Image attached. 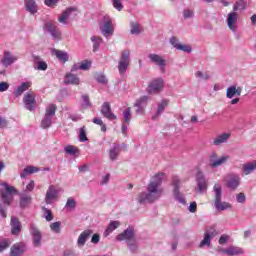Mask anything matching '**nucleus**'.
<instances>
[{
  "instance_id": "f257e3e1",
  "label": "nucleus",
  "mask_w": 256,
  "mask_h": 256,
  "mask_svg": "<svg viewBox=\"0 0 256 256\" xmlns=\"http://www.w3.org/2000/svg\"><path fill=\"white\" fill-rule=\"evenodd\" d=\"M164 177L165 173L160 172L151 178L147 186V192H142L138 195L137 201L140 205H145V203H155V201L161 198V195H163V188H161V185Z\"/></svg>"
},
{
  "instance_id": "f03ea898",
  "label": "nucleus",
  "mask_w": 256,
  "mask_h": 256,
  "mask_svg": "<svg viewBox=\"0 0 256 256\" xmlns=\"http://www.w3.org/2000/svg\"><path fill=\"white\" fill-rule=\"evenodd\" d=\"M4 189L0 190V194L2 197L3 204L0 203V215L3 217V219L7 218V207L11 205V202L13 201V193H17V190L13 186H9L7 182H4L1 184Z\"/></svg>"
},
{
  "instance_id": "7ed1b4c3",
  "label": "nucleus",
  "mask_w": 256,
  "mask_h": 256,
  "mask_svg": "<svg viewBox=\"0 0 256 256\" xmlns=\"http://www.w3.org/2000/svg\"><path fill=\"white\" fill-rule=\"evenodd\" d=\"M213 190H214V205H215V208L218 210V211H225L227 209H231V204H229V202H221V199L223 197V190L221 188V185L219 184H215L214 187H213Z\"/></svg>"
},
{
  "instance_id": "20e7f679",
  "label": "nucleus",
  "mask_w": 256,
  "mask_h": 256,
  "mask_svg": "<svg viewBox=\"0 0 256 256\" xmlns=\"http://www.w3.org/2000/svg\"><path fill=\"white\" fill-rule=\"evenodd\" d=\"M55 113H57V106L55 104H49L45 109L44 118L40 123L42 129H49L53 125Z\"/></svg>"
},
{
  "instance_id": "39448f33",
  "label": "nucleus",
  "mask_w": 256,
  "mask_h": 256,
  "mask_svg": "<svg viewBox=\"0 0 256 256\" xmlns=\"http://www.w3.org/2000/svg\"><path fill=\"white\" fill-rule=\"evenodd\" d=\"M100 31L103 37H111L115 33V26H113V19L105 14L100 20Z\"/></svg>"
},
{
  "instance_id": "423d86ee",
  "label": "nucleus",
  "mask_w": 256,
  "mask_h": 256,
  "mask_svg": "<svg viewBox=\"0 0 256 256\" xmlns=\"http://www.w3.org/2000/svg\"><path fill=\"white\" fill-rule=\"evenodd\" d=\"M129 65H131V51L123 50L118 60L119 74L125 75L127 73V69H129Z\"/></svg>"
},
{
  "instance_id": "0eeeda50",
  "label": "nucleus",
  "mask_w": 256,
  "mask_h": 256,
  "mask_svg": "<svg viewBox=\"0 0 256 256\" xmlns=\"http://www.w3.org/2000/svg\"><path fill=\"white\" fill-rule=\"evenodd\" d=\"M164 85L165 82L162 78H156L149 83L146 91L149 95H157L158 93H161V91H163Z\"/></svg>"
},
{
  "instance_id": "6e6552de",
  "label": "nucleus",
  "mask_w": 256,
  "mask_h": 256,
  "mask_svg": "<svg viewBox=\"0 0 256 256\" xmlns=\"http://www.w3.org/2000/svg\"><path fill=\"white\" fill-rule=\"evenodd\" d=\"M180 183H181V179H179V176L172 177V185L174 187V190H173L174 199H176V201H179L181 205H187V201H185V197L181 196V192L179 191Z\"/></svg>"
},
{
  "instance_id": "1a4fd4ad",
  "label": "nucleus",
  "mask_w": 256,
  "mask_h": 256,
  "mask_svg": "<svg viewBox=\"0 0 256 256\" xmlns=\"http://www.w3.org/2000/svg\"><path fill=\"white\" fill-rule=\"evenodd\" d=\"M226 161H229V156L224 155L220 158H217V153L212 152L209 157V167H211L212 169H217V167L225 165Z\"/></svg>"
},
{
  "instance_id": "9d476101",
  "label": "nucleus",
  "mask_w": 256,
  "mask_h": 256,
  "mask_svg": "<svg viewBox=\"0 0 256 256\" xmlns=\"http://www.w3.org/2000/svg\"><path fill=\"white\" fill-rule=\"evenodd\" d=\"M23 103L27 111H35L37 107V101L35 100V94L28 92L23 97Z\"/></svg>"
},
{
  "instance_id": "9b49d317",
  "label": "nucleus",
  "mask_w": 256,
  "mask_h": 256,
  "mask_svg": "<svg viewBox=\"0 0 256 256\" xmlns=\"http://www.w3.org/2000/svg\"><path fill=\"white\" fill-rule=\"evenodd\" d=\"M116 239L117 241H126V243L135 240V231L133 230V227H128L122 233L118 234Z\"/></svg>"
},
{
  "instance_id": "f8f14e48",
  "label": "nucleus",
  "mask_w": 256,
  "mask_h": 256,
  "mask_svg": "<svg viewBox=\"0 0 256 256\" xmlns=\"http://www.w3.org/2000/svg\"><path fill=\"white\" fill-rule=\"evenodd\" d=\"M237 19H239V14L233 10V12H230L228 14L226 23L228 26V29L232 31V33H237Z\"/></svg>"
},
{
  "instance_id": "ddd939ff",
  "label": "nucleus",
  "mask_w": 256,
  "mask_h": 256,
  "mask_svg": "<svg viewBox=\"0 0 256 256\" xmlns=\"http://www.w3.org/2000/svg\"><path fill=\"white\" fill-rule=\"evenodd\" d=\"M100 112L103 117H105V119H108L109 121H115V119H117V115H115V113H113V111L111 110V104H109V102H104L102 104Z\"/></svg>"
},
{
  "instance_id": "4468645a",
  "label": "nucleus",
  "mask_w": 256,
  "mask_h": 256,
  "mask_svg": "<svg viewBox=\"0 0 256 256\" xmlns=\"http://www.w3.org/2000/svg\"><path fill=\"white\" fill-rule=\"evenodd\" d=\"M149 96H142L136 100L134 107H136V113L139 115H143L145 113V108L147 107V103H149Z\"/></svg>"
},
{
  "instance_id": "2eb2a0df",
  "label": "nucleus",
  "mask_w": 256,
  "mask_h": 256,
  "mask_svg": "<svg viewBox=\"0 0 256 256\" xmlns=\"http://www.w3.org/2000/svg\"><path fill=\"white\" fill-rule=\"evenodd\" d=\"M239 185H241V177L237 174H230L229 178L226 180V187L231 191H235Z\"/></svg>"
},
{
  "instance_id": "dca6fc26",
  "label": "nucleus",
  "mask_w": 256,
  "mask_h": 256,
  "mask_svg": "<svg viewBox=\"0 0 256 256\" xmlns=\"http://www.w3.org/2000/svg\"><path fill=\"white\" fill-rule=\"evenodd\" d=\"M45 29L46 31H48L53 39H61V31H59V29L53 22H47L45 24Z\"/></svg>"
},
{
  "instance_id": "f3484780",
  "label": "nucleus",
  "mask_w": 256,
  "mask_h": 256,
  "mask_svg": "<svg viewBox=\"0 0 256 256\" xmlns=\"http://www.w3.org/2000/svg\"><path fill=\"white\" fill-rule=\"evenodd\" d=\"M30 234L33 237V243L34 247H40L41 246V231L37 229V226L35 224H30Z\"/></svg>"
},
{
  "instance_id": "a211bd4d",
  "label": "nucleus",
  "mask_w": 256,
  "mask_h": 256,
  "mask_svg": "<svg viewBox=\"0 0 256 256\" xmlns=\"http://www.w3.org/2000/svg\"><path fill=\"white\" fill-rule=\"evenodd\" d=\"M148 58L152 63L157 65L161 69V71H163V69H165V67L167 66V60L163 59V57L158 54H149Z\"/></svg>"
},
{
  "instance_id": "6ab92c4d",
  "label": "nucleus",
  "mask_w": 256,
  "mask_h": 256,
  "mask_svg": "<svg viewBox=\"0 0 256 256\" xmlns=\"http://www.w3.org/2000/svg\"><path fill=\"white\" fill-rule=\"evenodd\" d=\"M168 106H169V100H167V99H162V100L157 104L156 112H155V114L152 116L153 121H155V119L159 118V117L161 116V114L165 111V109H167Z\"/></svg>"
},
{
  "instance_id": "aec40b11",
  "label": "nucleus",
  "mask_w": 256,
  "mask_h": 256,
  "mask_svg": "<svg viewBox=\"0 0 256 256\" xmlns=\"http://www.w3.org/2000/svg\"><path fill=\"white\" fill-rule=\"evenodd\" d=\"M243 91V87H237L232 85L226 90L227 99H233L234 97H241V93Z\"/></svg>"
},
{
  "instance_id": "412c9836",
  "label": "nucleus",
  "mask_w": 256,
  "mask_h": 256,
  "mask_svg": "<svg viewBox=\"0 0 256 256\" xmlns=\"http://www.w3.org/2000/svg\"><path fill=\"white\" fill-rule=\"evenodd\" d=\"M17 56H14L11 54L10 51H4L3 58L1 60V63L4 67H10V65H13L15 61H17Z\"/></svg>"
},
{
  "instance_id": "4be33fe9",
  "label": "nucleus",
  "mask_w": 256,
  "mask_h": 256,
  "mask_svg": "<svg viewBox=\"0 0 256 256\" xmlns=\"http://www.w3.org/2000/svg\"><path fill=\"white\" fill-rule=\"evenodd\" d=\"M196 182L200 193H202V191L207 190V179L205 178V174H203V172L199 171L196 174Z\"/></svg>"
},
{
  "instance_id": "5701e85b",
  "label": "nucleus",
  "mask_w": 256,
  "mask_h": 256,
  "mask_svg": "<svg viewBox=\"0 0 256 256\" xmlns=\"http://www.w3.org/2000/svg\"><path fill=\"white\" fill-rule=\"evenodd\" d=\"M10 226L12 235H19L21 233L22 226L19 218L11 216Z\"/></svg>"
},
{
  "instance_id": "b1692460",
  "label": "nucleus",
  "mask_w": 256,
  "mask_h": 256,
  "mask_svg": "<svg viewBox=\"0 0 256 256\" xmlns=\"http://www.w3.org/2000/svg\"><path fill=\"white\" fill-rule=\"evenodd\" d=\"M57 195H59V191L55 189V186H49L46 192L45 203L47 205H51V203H53V199H57Z\"/></svg>"
},
{
  "instance_id": "393cba45",
  "label": "nucleus",
  "mask_w": 256,
  "mask_h": 256,
  "mask_svg": "<svg viewBox=\"0 0 256 256\" xmlns=\"http://www.w3.org/2000/svg\"><path fill=\"white\" fill-rule=\"evenodd\" d=\"M91 235H93V230H84L78 237V247H85V243H87V240L89 239V237H91Z\"/></svg>"
},
{
  "instance_id": "a878e982",
  "label": "nucleus",
  "mask_w": 256,
  "mask_h": 256,
  "mask_svg": "<svg viewBox=\"0 0 256 256\" xmlns=\"http://www.w3.org/2000/svg\"><path fill=\"white\" fill-rule=\"evenodd\" d=\"M25 253V245L23 243H16L10 249V256H21Z\"/></svg>"
},
{
  "instance_id": "bb28decb",
  "label": "nucleus",
  "mask_w": 256,
  "mask_h": 256,
  "mask_svg": "<svg viewBox=\"0 0 256 256\" xmlns=\"http://www.w3.org/2000/svg\"><path fill=\"white\" fill-rule=\"evenodd\" d=\"M34 68L38 71H47V62L41 61V57L33 55Z\"/></svg>"
},
{
  "instance_id": "cd10ccee",
  "label": "nucleus",
  "mask_w": 256,
  "mask_h": 256,
  "mask_svg": "<svg viewBox=\"0 0 256 256\" xmlns=\"http://www.w3.org/2000/svg\"><path fill=\"white\" fill-rule=\"evenodd\" d=\"M65 85H79L80 80L77 75L73 74L72 72H69L65 75L64 79Z\"/></svg>"
},
{
  "instance_id": "c85d7f7f",
  "label": "nucleus",
  "mask_w": 256,
  "mask_h": 256,
  "mask_svg": "<svg viewBox=\"0 0 256 256\" xmlns=\"http://www.w3.org/2000/svg\"><path fill=\"white\" fill-rule=\"evenodd\" d=\"M29 87H31V82H23L14 90V97H21L25 91H29Z\"/></svg>"
},
{
  "instance_id": "c756f323",
  "label": "nucleus",
  "mask_w": 256,
  "mask_h": 256,
  "mask_svg": "<svg viewBox=\"0 0 256 256\" xmlns=\"http://www.w3.org/2000/svg\"><path fill=\"white\" fill-rule=\"evenodd\" d=\"M119 153H121V148L119 144H113L112 148L109 150L110 161H117Z\"/></svg>"
},
{
  "instance_id": "7c9ffc66",
  "label": "nucleus",
  "mask_w": 256,
  "mask_h": 256,
  "mask_svg": "<svg viewBox=\"0 0 256 256\" xmlns=\"http://www.w3.org/2000/svg\"><path fill=\"white\" fill-rule=\"evenodd\" d=\"M230 138H231V134L229 133L220 134L214 139L213 145L217 147L219 145H222V143H227V141H229Z\"/></svg>"
},
{
  "instance_id": "2f4dec72",
  "label": "nucleus",
  "mask_w": 256,
  "mask_h": 256,
  "mask_svg": "<svg viewBox=\"0 0 256 256\" xmlns=\"http://www.w3.org/2000/svg\"><path fill=\"white\" fill-rule=\"evenodd\" d=\"M256 170V161L248 162L242 165V173L244 175H251Z\"/></svg>"
},
{
  "instance_id": "473e14b6",
  "label": "nucleus",
  "mask_w": 256,
  "mask_h": 256,
  "mask_svg": "<svg viewBox=\"0 0 256 256\" xmlns=\"http://www.w3.org/2000/svg\"><path fill=\"white\" fill-rule=\"evenodd\" d=\"M121 227V222L119 221H110L108 227L104 231V237H109L111 232L115 231V229H119Z\"/></svg>"
},
{
  "instance_id": "72a5a7b5",
  "label": "nucleus",
  "mask_w": 256,
  "mask_h": 256,
  "mask_svg": "<svg viewBox=\"0 0 256 256\" xmlns=\"http://www.w3.org/2000/svg\"><path fill=\"white\" fill-rule=\"evenodd\" d=\"M26 11L31 15H35L37 13V3L35 0H24Z\"/></svg>"
},
{
  "instance_id": "f704fd0d",
  "label": "nucleus",
  "mask_w": 256,
  "mask_h": 256,
  "mask_svg": "<svg viewBox=\"0 0 256 256\" xmlns=\"http://www.w3.org/2000/svg\"><path fill=\"white\" fill-rule=\"evenodd\" d=\"M31 195L29 194H21L20 195V207L21 209H25L26 207H29L31 205Z\"/></svg>"
},
{
  "instance_id": "c9c22d12",
  "label": "nucleus",
  "mask_w": 256,
  "mask_h": 256,
  "mask_svg": "<svg viewBox=\"0 0 256 256\" xmlns=\"http://www.w3.org/2000/svg\"><path fill=\"white\" fill-rule=\"evenodd\" d=\"M71 13H73V8H68L58 18L59 23H62V25H67V20L71 16Z\"/></svg>"
},
{
  "instance_id": "e433bc0d",
  "label": "nucleus",
  "mask_w": 256,
  "mask_h": 256,
  "mask_svg": "<svg viewBox=\"0 0 256 256\" xmlns=\"http://www.w3.org/2000/svg\"><path fill=\"white\" fill-rule=\"evenodd\" d=\"M90 41L93 43V52L99 51V47H101V43H103V38L99 36H92Z\"/></svg>"
},
{
  "instance_id": "4c0bfd02",
  "label": "nucleus",
  "mask_w": 256,
  "mask_h": 256,
  "mask_svg": "<svg viewBox=\"0 0 256 256\" xmlns=\"http://www.w3.org/2000/svg\"><path fill=\"white\" fill-rule=\"evenodd\" d=\"M247 9V0H238L233 6V11H245Z\"/></svg>"
},
{
  "instance_id": "58836bf2",
  "label": "nucleus",
  "mask_w": 256,
  "mask_h": 256,
  "mask_svg": "<svg viewBox=\"0 0 256 256\" xmlns=\"http://www.w3.org/2000/svg\"><path fill=\"white\" fill-rule=\"evenodd\" d=\"M228 256L243 255V249L237 246H230L227 248Z\"/></svg>"
},
{
  "instance_id": "ea45409f",
  "label": "nucleus",
  "mask_w": 256,
  "mask_h": 256,
  "mask_svg": "<svg viewBox=\"0 0 256 256\" xmlns=\"http://www.w3.org/2000/svg\"><path fill=\"white\" fill-rule=\"evenodd\" d=\"M54 53L59 61H63V63H67V61H69V54H67V52L54 50Z\"/></svg>"
},
{
  "instance_id": "a19ab883",
  "label": "nucleus",
  "mask_w": 256,
  "mask_h": 256,
  "mask_svg": "<svg viewBox=\"0 0 256 256\" xmlns=\"http://www.w3.org/2000/svg\"><path fill=\"white\" fill-rule=\"evenodd\" d=\"M11 239L9 238H2L0 239V253H3V251H6V249H9L11 247Z\"/></svg>"
},
{
  "instance_id": "79ce46f5",
  "label": "nucleus",
  "mask_w": 256,
  "mask_h": 256,
  "mask_svg": "<svg viewBox=\"0 0 256 256\" xmlns=\"http://www.w3.org/2000/svg\"><path fill=\"white\" fill-rule=\"evenodd\" d=\"M130 33L131 35H140L141 34V25L137 22L130 23Z\"/></svg>"
},
{
  "instance_id": "37998d69",
  "label": "nucleus",
  "mask_w": 256,
  "mask_h": 256,
  "mask_svg": "<svg viewBox=\"0 0 256 256\" xmlns=\"http://www.w3.org/2000/svg\"><path fill=\"white\" fill-rule=\"evenodd\" d=\"M131 119V107H128L123 111V121L126 125H129L131 123Z\"/></svg>"
},
{
  "instance_id": "c03bdc74",
  "label": "nucleus",
  "mask_w": 256,
  "mask_h": 256,
  "mask_svg": "<svg viewBox=\"0 0 256 256\" xmlns=\"http://www.w3.org/2000/svg\"><path fill=\"white\" fill-rule=\"evenodd\" d=\"M211 239H213L209 234H204L203 240L199 244V248L203 249V247H211Z\"/></svg>"
},
{
  "instance_id": "a18cd8bd",
  "label": "nucleus",
  "mask_w": 256,
  "mask_h": 256,
  "mask_svg": "<svg viewBox=\"0 0 256 256\" xmlns=\"http://www.w3.org/2000/svg\"><path fill=\"white\" fill-rule=\"evenodd\" d=\"M65 153H67V155H76L77 153H79V149H77V147L73 146V145H68L64 148Z\"/></svg>"
},
{
  "instance_id": "49530a36",
  "label": "nucleus",
  "mask_w": 256,
  "mask_h": 256,
  "mask_svg": "<svg viewBox=\"0 0 256 256\" xmlns=\"http://www.w3.org/2000/svg\"><path fill=\"white\" fill-rule=\"evenodd\" d=\"M129 251L131 253H137V249H139V245L137 244V240H132L127 243Z\"/></svg>"
},
{
  "instance_id": "de8ad7c7",
  "label": "nucleus",
  "mask_w": 256,
  "mask_h": 256,
  "mask_svg": "<svg viewBox=\"0 0 256 256\" xmlns=\"http://www.w3.org/2000/svg\"><path fill=\"white\" fill-rule=\"evenodd\" d=\"M82 109H89L91 107V101L89 100V95H82Z\"/></svg>"
},
{
  "instance_id": "09e8293b",
  "label": "nucleus",
  "mask_w": 256,
  "mask_h": 256,
  "mask_svg": "<svg viewBox=\"0 0 256 256\" xmlns=\"http://www.w3.org/2000/svg\"><path fill=\"white\" fill-rule=\"evenodd\" d=\"M79 133H80V142L81 143H85L86 141H88L87 129L85 128V126L80 128Z\"/></svg>"
},
{
  "instance_id": "8fccbe9b",
  "label": "nucleus",
  "mask_w": 256,
  "mask_h": 256,
  "mask_svg": "<svg viewBox=\"0 0 256 256\" xmlns=\"http://www.w3.org/2000/svg\"><path fill=\"white\" fill-rule=\"evenodd\" d=\"M75 207H77V201L72 197L68 198L65 204V209H75Z\"/></svg>"
},
{
  "instance_id": "3c124183",
  "label": "nucleus",
  "mask_w": 256,
  "mask_h": 256,
  "mask_svg": "<svg viewBox=\"0 0 256 256\" xmlns=\"http://www.w3.org/2000/svg\"><path fill=\"white\" fill-rule=\"evenodd\" d=\"M50 229L53 233H61V222H53L50 224Z\"/></svg>"
},
{
  "instance_id": "603ef678",
  "label": "nucleus",
  "mask_w": 256,
  "mask_h": 256,
  "mask_svg": "<svg viewBox=\"0 0 256 256\" xmlns=\"http://www.w3.org/2000/svg\"><path fill=\"white\" fill-rule=\"evenodd\" d=\"M205 234L213 238L218 234V232L217 229H215V226H210L206 229Z\"/></svg>"
},
{
  "instance_id": "864d4df0",
  "label": "nucleus",
  "mask_w": 256,
  "mask_h": 256,
  "mask_svg": "<svg viewBox=\"0 0 256 256\" xmlns=\"http://www.w3.org/2000/svg\"><path fill=\"white\" fill-rule=\"evenodd\" d=\"M184 19H193L195 17V12L191 9H185L183 11Z\"/></svg>"
},
{
  "instance_id": "5fc2aeb1",
  "label": "nucleus",
  "mask_w": 256,
  "mask_h": 256,
  "mask_svg": "<svg viewBox=\"0 0 256 256\" xmlns=\"http://www.w3.org/2000/svg\"><path fill=\"white\" fill-rule=\"evenodd\" d=\"M91 68V63L89 60H85L84 62L80 63V71H89Z\"/></svg>"
},
{
  "instance_id": "6e6d98bb",
  "label": "nucleus",
  "mask_w": 256,
  "mask_h": 256,
  "mask_svg": "<svg viewBox=\"0 0 256 256\" xmlns=\"http://www.w3.org/2000/svg\"><path fill=\"white\" fill-rule=\"evenodd\" d=\"M96 81L98 83H102V85H107V77L104 76V74H97L95 76Z\"/></svg>"
},
{
  "instance_id": "4d7b16f0",
  "label": "nucleus",
  "mask_w": 256,
  "mask_h": 256,
  "mask_svg": "<svg viewBox=\"0 0 256 256\" xmlns=\"http://www.w3.org/2000/svg\"><path fill=\"white\" fill-rule=\"evenodd\" d=\"M112 5L116 11H121L123 9V3H121V0H112Z\"/></svg>"
},
{
  "instance_id": "13d9d810",
  "label": "nucleus",
  "mask_w": 256,
  "mask_h": 256,
  "mask_svg": "<svg viewBox=\"0 0 256 256\" xmlns=\"http://www.w3.org/2000/svg\"><path fill=\"white\" fill-rule=\"evenodd\" d=\"M170 44L174 47V49H177V50L181 46V43H179V40L175 36L170 38Z\"/></svg>"
},
{
  "instance_id": "bf43d9fd",
  "label": "nucleus",
  "mask_w": 256,
  "mask_h": 256,
  "mask_svg": "<svg viewBox=\"0 0 256 256\" xmlns=\"http://www.w3.org/2000/svg\"><path fill=\"white\" fill-rule=\"evenodd\" d=\"M25 171L28 175H32V173H39L40 169L35 166H27Z\"/></svg>"
},
{
  "instance_id": "052dcab7",
  "label": "nucleus",
  "mask_w": 256,
  "mask_h": 256,
  "mask_svg": "<svg viewBox=\"0 0 256 256\" xmlns=\"http://www.w3.org/2000/svg\"><path fill=\"white\" fill-rule=\"evenodd\" d=\"M45 214H44V218L46 219V221L50 222L53 221V213L51 212V210L44 208Z\"/></svg>"
},
{
  "instance_id": "680f3d73",
  "label": "nucleus",
  "mask_w": 256,
  "mask_h": 256,
  "mask_svg": "<svg viewBox=\"0 0 256 256\" xmlns=\"http://www.w3.org/2000/svg\"><path fill=\"white\" fill-rule=\"evenodd\" d=\"M178 51H184V53H191L192 48L189 45L180 44V46H178Z\"/></svg>"
},
{
  "instance_id": "e2e57ef3",
  "label": "nucleus",
  "mask_w": 256,
  "mask_h": 256,
  "mask_svg": "<svg viewBox=\"0 0 256 256\" xmlns=\"http://www.w3.org/2000/svg\"><path fill=\"white\" fill-rule=\"evenodd\" d=\"M247 197L245 196V193L241 192L236 196L237 203H245Z\"/></svg>"
},
{
  "instance_id": "0e129e2a",
  "label": "nucleus",
  "mask_w": 256,
  "mask_h": 256,
  "mask_svg": "<svg viewBox=\"0 0 256 256\" xmlns=\"http://www.w3.org/2000/svg\"><path fill=\"white\" fill-rule=\"evenodd\" d=\"M68 119H71V121L77 122V121H81L82 117L79 114H68Z\"/></svg>"
},
{
  "instance_id": "69168bd1",
  "label": "nucleus",
  "mask_w": 256,
  "mask_h": 256,
  "mask_svg": "<svg viewBox=\"0 0 256 256\" xmlns=\"http://www.w3.org/2000/svg\"><path fill=\"white\" fill-rule=\"evenodd\" d=\"M229 241V236L222 234L218 240L219 245H225Z\"/></svg>"
},
{
  "instance_id": "338daca9",
  "label": "nucleus",
  "mask_w": 256,
  "mask_h": 256,
  "mask_svg": "<svg viewBox=\"0 0 256 256\" xmlns=\"http://www.w3.org/2000/svg\"><path fill=\"white\" fill-rule=\"evenodd\" d=\"M9 90V83L7 82H0V93H4V91Z\"/></svg>"
},
{
  "instance_id": "774afa93",
  "label": "nucleus",
  "mask_w": 256,
  "mask_h": 256,
  "mask_svg": "<svg viewBox=\"0 0 256 256\" xmlns=\"http://www.w3.org/2000/svg\"><path fill=\"white\" fill-rule=\"evenodd\" d=\"M44 3L47 7H55L59 3V0H44Z\"/></svg>"
}]
</instances>
